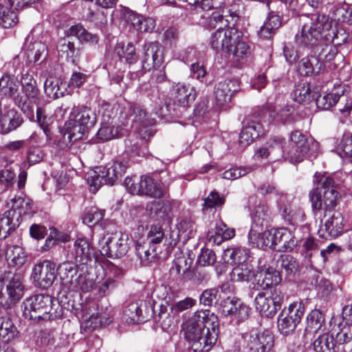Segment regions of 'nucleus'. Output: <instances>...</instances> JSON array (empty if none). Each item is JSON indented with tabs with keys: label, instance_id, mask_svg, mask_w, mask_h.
<instances>
[{
	"label": "nucleus",
	"instance_id": "1",
	"mask_svg": "<svg viewBox=\"0 0 352 352\" xmlns=\"http://www.w3.org/2000/svg\"><path fill=\"white\" fill-rule=\"evenodd\" d=\"M314 184L320 185L322 194L318 187L314 188L309 194L312 211L316 217L321 219L327 212L333 210L340 202L343 180L341 173L314 175Z\"/></svg>",
	"mask_w": 352,
	"mask_h": 352
},
{
	"label": "nucleus",
	"instance_id": "2",
	"mask_svg": "<svg viewBox=\"0 0 352 352\" xmlns=\"http://www.w3.org/2000/svg\"><path fill=\"white\" fill-rule=\"evenodd\" d=\"M219 322L217 316L209 310H201L195 314L183 324L184 337L189 342L194 352H208L215 344V335L212 333L210 338H206L204 344L199 342V337L201 336L207 328H217Z\"/></svg>",
	"mask_w": 352,
	"mask_h": 352
},
{
	"label": "nucleus",
	"instance_id": "3",
	"mask_svg": "<svg viewBox=\"0 0 352 352\" xmlns=\"http://www.w3.org/2000/svg\"><path fill=\"white\" fill-rule=\"evenodd\" d=\"M318 151V143L315 140L306 137L299 131H295L290 135L287 148L282 151L285 160L295 164L303 161L305 158H316Z\"/></svg>",
	"mask_w": 352,
	"mask_h": 352
},
{
	"label": "nucleus",
	"instance_id": "4",
	"mask_svg": "<svg viewBox=\"0 0 352 352\" xmlns=\"http://www.w3.org/2000/svg\"><path fill=\"white\" fill-rule=\"evenodd\" d=\"M129 166L127 156L116 158L108 166H98L87 178L93 190H97L102 184L113 185L126 172Z\"/></svg>",
	"mask_w": 352,
	"mask_h": 352
},
{
	"label": "nucleus",
	"instance_id": "5",
	"mask_svg": "<svg viewBox=\"0 0 352 352\" xmlns=\"http://www.w3.org/2000/svg\"><path fill=\"white\" fill-rule=\"evenodd\" d=\"M96 122V113L90 108L74 107L65 124V134L68 135L70 142L80 140Z\"/></svg>",
	"mask_w": 352,
	"mask_h": 352
},
{
	"label": "nucleus",
	"instance_id": "6",
	"mask_svg": "<svg viewBox=\"0 0 352 352\" xmlns=\"http://www.w3.org/2000/svg\"><path fill=\"white\" fill-rule=\"evenodd\" d=\"M307 18L308 21L303 25L300 34L296 36V42L301 46L312 47L323 32L331 28L332 23L329 17L323 14H312Z\"/></svg>",
	"mask_w": 352,
	"mask_h": 352
},
{
	"label": "nucleus",
	"instance_id": "7",
	"mask_svg": "<svg viewBox=\"0 0 352 352\" xmlns=\"http://www.w3.org/2000/svg\"><path fill=\"white\" fill-rule=\"evenodd\" d=\"M21 84V92L14 98V102L23 113L31 116L39 102V90L34 77L28 73L22 76Z\"/></svg>",
	"mask_w": 352,
	"mask_h": 352
},
{
	"label": "nucleus",
	"instance_id": "8",
	"mask_svg": "<svg viewBox=\"0 0 352 352\" xmlns=\"http://www.w3.org/2000/svg\"><path fill=\"white\" fill-rule=\"evenodd\" d=\"M126 190L131 195H146L153 198H162L167 192L164 184L163 187L148 175L126 177L124 180Z\"/></svg>",
	"mask_w": 352,
	"mask_h": 352
},
{
	"label": "nucleus",
	"instance_id": "9",
	"mask_svg": "<svg viewBox=\"0 0 352 352\" xmlns=\"http://www.w3.org/2000/svg\"><path fill=\"white\" fill-rule=\"evenodd\" d=\"M23 315L34 321L50 320L53 318L52 299L49 295L36 294L23 301Z\"/></svg>",
	"mask_w": 352,
	"mask_h": 352
},
{
	"label": "nucleus",
	"instance_id": "10",
	"mask_svg": "<svg viewBox=\"0 0 352 352\" xmlns=\"http://www.w3.org/2000/svg\"><path fill=\"white\" fill-rule=\"evenodd\" d=\"M24 289L20 275L4 278L0 283V305L7 309L13 307L23 296Z\"/></svg>",
	"mask_w": 352,
	"mask_h": 352
},
{
	"label": "nucleus",
	"instance_id": "11",
	"mask_svg": "<svg viewBox=\"0 0 352 352\" xmlns=\"http://www.w3.org/2000/svg\"><path fill=\"white\" fill-rule=\"evenodd\" d=\"M127 234L116 232L104 235L98 241L100 253L109 258H120L124 256L129 249Z\"/></svg>",
	"mask_w": 352,
	"mask_h": 352
},
{
	"label": "nucleus",
	"instance_id": "12",
	"mask_svg": "<svg viewBox=\"0 0 352 352\" xmlns=\"http://www.w3.org/2000/svg\"><path fill=\"white\" fill-rule=\"evenodd\" d=\"M269 209L266 206H258L252 214V224L248 234V242L252 248L265 249L264 223L267 222Z\"/></svg>",
	"mask_w": 352,
	"mask_h": 352
},
{
	"label": "nucleus",
	"instance_id": "13",
	"mask_svg": "<svg viewBox=\"0 0 352 352\" xmlns=\"http://www.w3.org/2000/svg\"><path fill=\"white\" fill-rule=\"evenodd\" d=\"M223 315L229 316L232 321L240 323L247 320L250 316V308L234 297H227L221 303Z\"/></svg>",
	"mask_w": 352,
	"mask_h": 352
},
{
	"label": "nucleus",
	"instance_id": "14",
	"mask_svg": "<svg viewBox=\"0 0 352 352\" xmlns=\"http://www.w3.org/2000/svg\"><path fill=\"white\" fill-rule=\"evenodd\" d=\"M56 274V264L50 261H44L35 265L32 276L36 287L47 289L52 285Z\"/></svg>",
	"mask_w": 352,
	"mask_h": 352
},
{
	"label": "nucleus",
	"instance_id": "15",
	"mask_svg": "<svg viewBox=\"0 0 352 352\" xmlns=\"http://www.w3.org/2000/svg\"><path fill=\"white\" fill-rule=\"evenodd\" d=\"M244 338L251 352H274V336L269 330L246 333Z\"/></svg>",
	"mask_w": 352,
	"mask_h": 352
},
{
	"label": "nucleus",
	"instance_id": "16",
	"mask_svg": "<svg viewBox=\"0 0 352 352\" xmlns=\"http://www.w3.org/2000/svg\"><path fill=\"white\" fill-rule=\"evenodd\" d=\"M129 117L134 123L133 126L143 139L153 135L150 126L153 124V120L146 118V111L138 104H131L129 107Z\"/></svg>",
	"mask_w": 352,
	"mask_h": 352
},
{
	"label": "nucleus",
	"instance_id": "17",
	"mask_svg": "<svg viewBox=\"0 0 352 352\" xmlns=\"http://www.w3.org/2000/svg\"><path fill=\"white\" fill-rule=\"evenodd\" d=\"M195 90L193 87L182 82L174 83L170 92L173 109L187 107L190 102L195 100Z\"/></svg>",
	"mask_w": 352,
	"mask_h": 352
},
{
	"label": "nucleus",
	"instance_id": "18",
	"mask_svg": "<svg viewBox=\"0 0 352 352\" xmlns=\"http://www.w3.org/2000/svg\"><path fill=\"white\" fill-rule=\"evenodd\" d=\"M149 308L144 300H135L127 304L123 309L122 318L128 323H139L147 320Z\"/></svg>",
	"mask_w": 352,
	"mask_h": 352
},
{
	"label": "nucleus",
	"instance_id": "19",
	"mask_svg": "<svg viewBox=\"0 0 352 352\" xmlns=\"http://www.w3.org/2000/svg\"><path fill=\"white\" fill-rule=\"evenodd\" d=\"M142 57V68L151 70L159 67L164 61L163 50L157 43H146L143 46Z\"/></svg>",
	"mask_w": 352,
	"mask_h": 352
},
{
	"label": "nucleus",
	"instance_id": "20",
	"mask_svg": "<svg viewBox=\"0 0 352 352\" xmlns=\"http://www.w3.org/2000/svg\"><path fill=\"white\" fill-rule=\"evenodd\" d=\"M226 52L228 58L235 65L245 62L251 54L249 44L243 39L241 32H239Z\"/></svg>",
	"mask_w": 352,
	"mask_h": 352
},
{
	"label": "nucleus",
	"instance_id": "21",
	"mask_svg": "<svg viewBox=\"0 0 352 352\" xmlns=\"http://www.w3.org/2000/svg\"><path fill=\"white\" fill-rule=\"evenodd\" d=\"M239 31L233 28H223L219 26L214 33L212 34L210 40L211 47L217 51H222L226 53L230 45Z\"/></svg>",
	"mask_w": 352,
	"mask_h": 352
},
{
	"label": "nucleus",
	"instance_id": "22",
	"mask_svg": "<svg viewBox=\"0 0 352 352\" xmlns=\"http://www.w3.org/2000/svg\"><path fill=\"white\" fill-rule=\"evenodd\" d=\"M274 250L278 252H290L297 245L293 232L287 228L274 229Z\"/></svg>",
	"mask_w": 352,
	"mask_h": 352
},
{
	"label": "nucleus",
	"instance_id": "23",
	"mask_svg": "<svg viewBox=\"0 0 352 352\" xmlns=\"http://www.w3.org/2000/svg\"><path fill=\"white\" fill-rule=\"evenodd\" d=\"M0 132L8 133L15 130L23 122L21 115L13 108L4 107L0 109Z\"/></svg>",
	"mask_w": 352,
	"mask_h": 352
},
{
	"label": "nucleus",
	"instance_id": "24",
	"mask_svg": "<svg viewBox=\"0 0 352 352\" xmlns=\"http://www.w3.org/2000/svg\"><path fill=\"white\" fill-rule=\"evenodd\" d=\"M238 87L239 82L236 80H225L219 82L214 91L217 104L222 106L230 102L232 94L237 91Z\"/></svg>",
	"mask_w": 352,
	"mask_h": 352
},
{
	"label": "nucleus",
	"instance_id": "25",
	"mask_svg": "<svg viewBox=\"0 0 352 352\" xmlns=\"http://www.w3.org/2000/svg\"><path fill=\"white\" fill-rule=\"evenodd\" d=\"M72 258L76 263L87 264L91 260L92 249L87 239L80 238L75 241L73 248L70 250Z\"/></svg>",
	"mask_w": 352,
	"mask_h": 352
},
{
	"label": "nucleus",
	"instance_id": "26",
	"mask_svg": "<svg viewBox=\"0 0 352 352\" xmlns=\"http://www.w3.org/2000/svg\"><path fill=\"white\" fill-rule=\"evenodd\" d=\"M346 223L341 212L335 211L333 214L325 221L323 226H321L319 232L325 230L327 236L336 238L343 233Z\"/></svg>",
	"mask_w": 352,
	"mask_h": 352
},
{
	"label": "nucleus",
	"instance_id": "27",
	"mask_svg": "<svg viewBox=\"0 0 352 352\" xmlns=\"http://www.w3.org/2000/svg\"><path fill=\"white\" fill-rule=\"evenodd\" d=\"M254 280L261 287L267 289L270 287L278 285L281 281V276L277 270L268 267L264 269H258L256 273Z\"/></svg>",
	"mask_w": 352,
	"mask_h": 352
},
{
	"label": "nucleus",
	"instance_id": "28",
	"mask_svg": "<svg viewBox=\"0 0 352 352\" xmlns=\"http://www.w3.org/2000/svg\"><path fill=\"white\" fill-rule=\"evenodd\" d=\"M96 281L88 273L79 274L74 279L70 280L69 291L90 292L96 290Z\"/></svg>",
	"mask_w": 352,
	"mask_h": 352
},
{
	"label": "nucleus",
	"instance_id": "29",
	"mask_svg": "<svg viewBox=\"0 0 352 352\" xmlns=\"http://www.w3.org/2000/svg\"><path fill=\"white\" fill-rule=\"evenodd\" d=\"M109 113V111L107 110ZM118 128L113 123V118L109 113H103L102 116L101 126L99 129L97 136L102 141H108L118 136Z\"/></svg>",
	"mask_w": 352,
	"mask_h": 352
},
{
	"label": "nucleus",
	"instance_id": "30",
	"mask_svg": "<svg viewBox=\"0 0 352 352\" xmlns=\"http://www.w3.org/2000/svg\"><path fill=\"white\" fill-rule=\"evenodd\" d=\"M126 21L139 32H151L155 27V21L153 18H144L132 11L128 12Z\"/></svg>",
	"mask_w": 352,
	"mask_h": 352
},
{
	"label": "nucleus",
	"instance_id": "31",
	"mask_svg": "<svg viewBox=\"0 0 352 352\" xmlns=\"http://www.w3.org/2000/svg\"><path fill=\"white\" fill-rule=\"evenodd\" d=\"M19 226V216L12 210L5 212L0 217V238L5 239Z\"/></svg>",
	"mask_w": 352,
	"mask_h": 352
},
{
	"label": "nucleus",
	"instance_id": "32",
	"mask_svg": "<svg viewBox=\"0 0 352 352\" xmlns=\"http://www.w3.org/2000/svg\"><path fill=\"white\" fill-rule=\"evenodd\" d=\"M58 52L61 57H65L74 64H76L80 56V50L75 47L74 43L68 38H63L59 41Z\"/></svg>",
	"mask_w": 352,
	"mask_h": 352
},
{
	"label": "nucleus",
	"instance_id": "33",
	"mask_svg": "<svg viewBox=\"0 0 352 352\" xmlns=\"http://www.w3.org/2000/svg\"><path fill=\"white\" fill-rule=\"evenodd\" d=\"M256 273L250 263L238 264L230 272V278L234 282L250 281L255 278Z\"/></svg>",
	"mask_w": 352,
	"mask_h": 352
},
{
	"label": "nucleus",
	"instance_id": "34",
	"mask_svg": "<svg viewBox=\"0 0 352 352\" xmlns=\"http://www.w3.org/2000/svg\"><path fill=\"white\" fill-rule=\"evenodd\" d=\"M323 67V63L315 56L304 58L298 63V70L300 75L309 76L318 74Z\"/></svg>",
	"mask_w": 352,
	"mask_h": 352
},
{
	"label": "nucleus",
	"instance_id": "35",
	"mask_svg": "<svg viewBox=\"0 0 352 352\" xmlns=\"http://www.w3.org/2000/svg\"><path fill=\"white\" fill-rule=\"evenodd\" d=\"M250 256V251L247 248L238 247V248H228L224 250L223 257L226 262L230 261L234 263H249L248 258Z\"/></svg>",
	"mask_w": 352,
	"mask_h": 352
},
{
	"label": "nucleus",
	"instance_id": "36",
	"mask_svg": "<svg viewBox=\"0 0 352 352\" xmlns=\"http://www.w3.org/2000/svg\"><path fill=\"white\" fill-rule=\"evenodd\" d=\"M19 331L9 316H0V338L6 342L18 337Z\"/></svg>",
	"mask_w": 352,
	"mask_h": 352
},
{
	"label": "nucleus",
	"instance_id": "37",
	"mask_svg": "<svg viewBox=\"0 0 352 352\" xmlns=\"http://www.w3.org/2000/svg\"><path fill=\"white\" fill-rule=\"evenodd\" d=\"M344 88L339 87L332 92L320 96L316 100L318 108L322 110L329 109L340 100V96L344 94Z\"/></svg>",
	"mask_w": 352,
	"mask_h": 352
},
{
	"label": "nucleus",
	"instance_id": "38",
	"mask_svg": "<svg viewBox=\"0 0 352 352\" xmlns=\"http://www.w3.org/2000/svg\"><path fill=\"white\" fill-rule=\"evenodd\" d=\"M19 82L10 74H5L0 78V92L6 97L14 98L19 93Z\"/></svg>",
	"mask_w": 352,
	"mask_h": 352
},
{
	"label": "nucleus",
	"instance_id": "39",
	"mask_svg": "<svg viewBox=\"0 0 352 352\" xmlns=\"http://www.w3.org/2000/svg\"><path fill=\"white\" fill-rule=\"evenodd\" d=\"M324 324V317L322 313L318 310H312L307 316L306 334H314L321 329Z\"/></svg>",
	"mask_w": 352,
	"mask_h": 352
},
{
	"label": "nucleus",
	"instance_id": "40",
	"mask_svg": "<svg viewBox=\"0 0 352 352\" xmlns=\"http://www.w3.org/2000/svg\"><path fill=\"white\" fill-rule=\"evenodd\" d=\"M135 250L138 256L144 265H148L157 255L156 248L150 244H146L145 241H143L142 243L137 241Z\"/></svg>",
	"mask_w": 352,
	"mask_h": 352
},
{
	"label": "nucleus",
	"instance_id": "41",
	"mask_svg": "<svg viewBox=\"0 0 352 352\" xmlns=\"http://www.w3.org/2000/svg\"><path fill=\"white\" fill-rule=\"evenodd\" d=\"M12 210L19 216V219L22 215L30 214L34 212L32 201L26 197H15L12 200Z\"/></svg>",
	"mask_w": 352,
	"mask_h": 352
},
{
	"label": "nucleus",
	"instance_id": "42",
	"mask_svg": "<svg viewBox=\"0 0 352 352\" xmlns=\"http://www.w3.org/2000/svg\"><path fill=\"white\" fill-rule=\"evenodd\" d=\"M234 236V229L228 228L223 223L217 225L214 235L208 233L209 241L217 245L221 244L223 241L232 239Z\"/></svg>",
	"mask_w": 352,
	"mask_h": 352
},
{
	"label": "nucleus",
	"instance_id": "43",
	"mask_svg": "<svg viewBox=\"0 0 352 352\" xmlns=\"http://www.w3.org/2000/svg\"><path fill=\"white\" fill-rule=\"evenodd\" d=\"M282 150V140L276 138L273 140L272 142H268L265 146H262L257 149L254 153V157L255 160H262L267 158L270 155L277 151L281 152Z\"/></svg>",
	"mask_w": 352,
	"mask_h": 352
},
{
	"label": "nucleus",
	"instance_id": "44",
	"mask_svg": "<svg viewBox=\"0 0 352 352\" xmlns=\"http://www.w3.org/2000/svg\"><path fill=\"white\" fill-rule=\"evenodd\" d=\"M77 264L72 262H64L59 265V275L64 285L69 289L70 280L74 279L77 274Z\"/></svg>",
	"mask_w": 352,
	"mask_h": 352
},
{
	"label": "nucleus",
	"instance_id": "45",
	"mask_svg": "<svg viewBox=\"0 0 352 352\" xmlns=\"http://www.w3.org/2000/svg\"><path fill=\"white\" fill-rule=\"evenodd\" d=\"M214 11L210 15H202L201 18V24L206 28H215L218 25H228L227 20L223 19V12L221 9L214 10Z\"/></svg>",
	"mask_w": 352,
	"mask_h": 352
},
{
	"label": "nucleus",
	"instance_id": "46",
	"mask_svg": "<svg viewBox=\"0 0 352 352\" xmlns=\"http://www.w3.org/2000/svg\"><path fill=\"white\" fill-rule=\"evenodd\" d=\"M50 230V234L42 248L44 251L49 250L59 243H66L70 240L69 235L66 232H61L55 228H51Z\"/></svg>",
	"mask_w": 352,
	"mask_h": 352
},
{
	"label": "nucleus",
	"instance_id": "47",
	"mask_svg": "<svg viewBox=\"0 0 352 352\" xmlns=\"http://www.w3.org/2000/svg\"><path fill=\"white\" fill-rule=\"evenodd\" d=\"M255 308L261 314L266 316L275 314V307L272 305V300L265 293H259L254 299Z\"/></svg>",
	"mask_w": 352,
	"mask_h": 352
},
{
	"label": "nucleus",
	"instance_id": "48",
	"mask_svg": "<svg viewBox=\"0 0 352 352\" xmlns=\"http://www.w3.org/2000/svg\"><path fill=\"white\" fill-rule=\"evenodd\" d=\"M280 25L281 22L279 16L275 14L270 15L263 26L261 27L258 34L263 38H270Z\"/></svg>",
	"mask_w": 352,
	"mask_h": 352
},
{
	"label": "nucleus",
	"instance_id": "49",
	"mask_svg": "<svg viewBox=\"0 0 352 352\" xmlns=\"http://www.w3.org/2000/svg\"><path fill=\"white\" fill-rule=\"evenodd\" d=\"M67 34L77 37L81 42L96 43L98 41L96 35L88 32L81 24L72 25L69 29Z\"/></svg>",
	"mask_w": 352,
	"mask_h": 352
},
{
	"label": "nucleus",
	"instance_id": "50",
	"mask_svg": "<svg viewBox=\"0 0 352 352\" xmlns=\"http://www.w3.org/2000/svg\"><path fill=\"white\" fill-rule=\"evenodd\" d=\"M148 210L150 211V215L157 221L170 217V208L168 204L153 201Z\"/></svg>",
	"mask_w": 352,
	"mask_h": 352
},
{
	"label": "nucleus",
	"instance_id": "51",
	"mask_svg": "<svg viewBox=\"0 0 352 352\" xmlns=\"http://www.w3.org/2000/svg\"><path fill=\"white\" fill-rule=\"evenodd\" d=\"M6 257L16 265H21L27 261L26 254L19 245L10 246L6 250Z\"/></svg>",
	"mask_w": 352,
	"mask_h": 352
},
{
	"label": "nucleus",
	"instance_id": "52",
	"mask_svg": "<svg viewBox=\"0 0 352 352\" xmlns=\"http://www.w3.org/2000/svg\"><path fill=\"white\" fill-rule=\"evenodd\" d=\"M116 51L120 58L124 59L126 63L129 65L133 64L138 60L135 47L131 43H129L126 46L122 44H119Z\"/></svg>",
	"mask_w": 352,
	"mask_h": 352
},
{
	"label": "nucleus",
	"instance_id": "53",
	"mask_svg": "<svg viewBox=\"0 0 352 352\" xmlns=\"http://www.w3.org/2000/svg\"><path fill=\"white\" fill-rule=\"evenodd\" d=\"M333 340V336L328 333L320 335L313 343L314 351L316 352H331L334 346Z\"/></svg>",
	"mask_w": 352,
	"mask_h": 352
},
{
	"label": "nucleus",
	"instance_id": "54",
	"mask_svg": "<svg viewBox=\"0 0 352 352\" xmlns=\"http://www.w3.org/2000/svg\"><path fill=\"white\" fill-rule=\"evenodd\" d=\"M44 91L49 98L53 99L64 96L63 91H60V89L59 80L51 76L45 81Z\"/></svg>",
	"mask_w": 352,
	"mask_h": 352
},
{
	"label": "nucleus",
	"instance_id": "55",
	"mask_svg": "<svg viewBox=\"0 0 352 352\" xmlns=\"http://www.w3.org/2000/svg\"><path fill=\"white\" fill-rule=\"evenodd\" d=\"M284 311L288 318L299 324L305 313V306L302 301L298 300L291 303Z\"/></svg>",
	"mask_w": 352,
	"mask_h": 352
},
{
	"label": "nucleus",
	"instance_id": "56",
	"mask_svg": "<svg viewBox=\"0 0 352 352\" xmlns=\"http://www.w3.org/2000/svg\"><path fill=\"white\" fill-rule=\"evenodd\" d=\"M293 97L294 100L300 104L309 102L312 98L309 85L302 83L296 85Z\"/></svg>",
	"mask_w": 352,
	"mask_h": 352
},
{
	"label": "nucleus",
	"instance_id": "57",
	"mask_svg": "<svg viewBox=\"0 0 352 352\" xmlns=\"http://www.w3.org/2000/svg\"><path fill=\"white\" fill-rule=\"evenodd\" d=\"M118 285L117 281L111 276L106 275L101 280L96 282V294L100 296L107 295Z\"/></svg>",
	"mask_w": 352,
	"mask_h": 352
},
{
	"label": "nucleus",
	"instance_id": "58",
	"mask_svg": "<svg viewBox=\"0 0 352 352\" xmlns=\"http://www.w3.org/2000/svg\"><path fill=\"white\" fill-rule=\"evenodd\" d=\"M338 151L341 157L348 159L352 162V135L346 133L343 135Z\"/></svg>",
	"mask_w": 352,
	"mask_h": 352
},
{
	"label": "nucleus",
	"instance_id": "59",
	"mask_svg": "<svg viewBox=\"0 0 352 352\" xmlns=\"http://www.w3.org/2000/svg\"><path fill=\"white\" fill-rule=\"evenodd\" d=\"M285 312V311H283L279 316L278 328L281 334L287 336L294 332L298 324L288 318Z\"/></svg>",
	"mask_w": 352,
	"mask_h": 352
},
{
	"label": "nucleus",
	"instance_id": "60",
	"mask_svg": "<svg viewBox=\"0 0 352 352\" xmlns=\"http://www.w3.org/2000/svg\"><path fill=\"white\" fill-rule=\"evenodd\" d=\"M195 9L208 12L212 10L221 9L225 4V0H191Z\"/></svg>",
	"mask_w": 352,
	"mask_h": 352
},
{
	"label": "nucleus",
	"instance_id": "61",
	"mask_svg": "<svg viewBox=\"0 0 352 352\" xmlns=\"http://www.w3.org/2000/svg\"><path fill=\"white\" fill-rule=\"evenodd\" d=\"M164 237V232L160 226L153 225L151 226L147 233L145 242L155 247L156 245L161 243Z\"/></svg>",
	"mask_w": 352,
	"mask_h": 352
},
{
	"label": "nucleus",
	"instance_id": "62",
	"mask_svg": "<svg viewBox=\"0 0 352 352\" xmlns=\"http://www.w3.org/2000/svg\"><path fill=\"white\" fill-rule=\"evenodd\" d=\"M17 22L18 18L16 13L0 4V25L5 28H9Z\"/></svg>",
	"mask_w": 352,
	"mask_h": 352
},
{
	"label": "nucleus",
	"instance_id": "63",
	"mask_svg": "<svg viewBox=\"0 0 352 352\" xmlns=\"http://www.w3.org/2000/svg\"><path fill=\"white\" fill-rule=\"evenodd\" d=\"M55 342L54 332L49 330L41 331L36 340L37 346L42 348H51L54 346Z\"/></svg>",
	"mask_w": 352,
	"mask_h": 352
},
{
	"label": "nucleus",
	"instance_id": "64",
	"mask_svg": "<svg viewBox=\"0 0 352 352\" xmlns=\"http://www.w3.org/2000/svg\"><path fill=\"white\" fill-rule=\"evenodd\" d=\"M340 102L339 103L338 112L337 115L340 117L342 122H344L351 115L352 110V100L348 98L344 94L340 96Z\"/></svg>",
	"mask_w": 352,
	"mask_h": 352
}]
</instances>
